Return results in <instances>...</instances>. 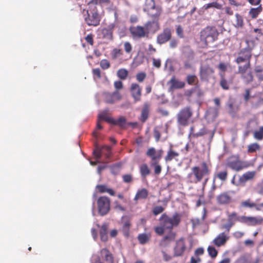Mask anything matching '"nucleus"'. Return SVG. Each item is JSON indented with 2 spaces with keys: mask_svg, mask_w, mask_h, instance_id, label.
Instances as JSON below:
<instances>
[{
  "mask_svg": "<svg viewBox=\"0 0 263 263\" xmlns=\"http://www.w3.org/2000/svg\"><path fill=\"white\" fill-rule=\"evenodd\" d=\"M162 12V8L159 6L146 12L152 20L147 21L143 26L137 25L130 27L129 31L133 38H148L150 34H155L160 29L159 17Z\"/></svg>",
  "mask_w": 263,
  "mask_h": 263,
  "instance_id": "obj_1",
  "label": "nucleus"
},
{
  "mask_svg": "<svg viewBox=\"0 0 263 263\" xmlns=\"http://www.w3.org/2000/svg\"><path fill=\"white\" fill-rule=\"evenodd\" d=\"M192 172L187 175V179L192 183H197L204 180L203 186L207 183L211 173V168L208 163L203 161L200 166H193Z\"/></svg>",
  "mask_w": 263,
  "mask_h": 263,
  "instance_id": "obj_2",
  "label": "nucleus"
},
{
  "mask_svg": "<svg viewBox=\"0 0 263 263\" xmlns=\"http://www.w3.org/2000/svg\"><path fill=\"white\" fill-rule=\"evenodd\" d=\"M252 53L248 48L242 49L238 53L235 62L238 65V73L243 74L251 66Z\"/></svg>",
  "mask_w": 263,
  "mask_h": 263,
  "instance_id": "obj_3",
  "label": "nucleus"
},
{
  "mask_svg": "<svg viewBox=\"0 0 263 263\" xmlns=\"http://www.w3.org/2000/svg\"><path fill=\"white\" fill-rule=\"evenodd\" d=\"M219 35L217 28L214 26H208L200 32V41L203 47H208L218 39Z\"/></svg>",
  "mask_w": 263,
  "mask_h": 263,
  "instance_id": "obj_4",
  "label": "nucleus"
},
{
  "mask_svg": "<svg viewBox=\"0 0 263 263\" xmlns=\"http://www.w3.org/2000/svg\"><path fill=\"white\" fill-rule=\"evenodd\" d=\"M181 215L174 213L172 217H169L166 213L161 215L159 218L160 224L163 226L165 230L171 231L174 227H177L181 221Z\"/></svg>",
  "mask_w": 263,
  "mask_h": 263,
  "instance_id": "obj_5",
  "label": "nucleus"
},
{
  "mask_svg": "<svg viewBox=\"0 0 263 263\" xmlns=\"http://www.w3.org/2000/svg\"><path fill=\"white\" fill-rule=\"evenodd\" d=\"M193 116V110L190 106L181 108L177 114V122L179 126H187L190 123Z\"/></svg>",
  "mask_w": 263,
  "mask_h": 263,
  "instance_id": "obj_6",
  "label": "nucleus"
},
{
  "mask_svg": "<svg viewBox=\"0 0 263 263\" xmlns=\"http://www.w3.org/2000/svg\"><path fill=\"white\" fill-rule=\"evenodd\" d=\"M251 165L250 162L241 161L238 155L229 157L227 161V166L236 172L241 171Z\"/></svg>",
  "mask_w": 263,
  "mask_h": 263,
  "instance_id": "obj_7",
  "label": "nucleus"
},
{
  "mask_svg": "<svg viewBox=\"0 0 263 263\" xmlns=\"http://www.w3.org/2000/svg\"><path fill=\"white\" fill-rule=\"evenodd\" d=\"M99 118L103 120L106 122L111 124L113 125L118 126L120 128H124L127 124L126 119L124 116H120L117 119L109 117L107 115V112L106 111L99 115Z\"/></svg>",
  "mask_w": 263,
  "mask_h": 263,
  "instance_id": "obj_8",
  "label": "nucleus"
},
{
  "mask_svg": "<svg viewBox=\"0 0 263 263\" xmlns=\"http://www.w3.org/2000/svg\"><path fill=\"white\" fill-rule=\"evenodd\" d=\"M211 60L206 59V62ZM215 73V70L211 65L208 62L201 65L199 70V76L201 80L208 81L212 78Z\"/></svg>",
  "mask_w": 263,
  "mask_h": 263,
  "instance_id": "obj_9",
  "label": "nucleus"
},
{
  "mask_svg": "<svg viewBox=\"0 0 263 263\" xmlns=\"http://www.w3.org/2000/svg\"><path fill=\"white\" fill-rule=\"evenodd\" d=\"M98 212L101 216L106 215L110 209V199L106 196L99 197L97 201Z\"/></svg>",
  "mask_w": 263,
  "mask_h": 263,
  "instance_id": "obj_10",
  "label": "nucleus"
},
{
  "mask_svg": "<svg viewBox=\"0 0 263 263\" xmlns=\"http://www.w3.org/2000/svg\"><path fill=\"white\" fill-rule=\"evenodd\" d=\"M96 263H101V261L108 263H113L114 257L111 253L106 248H103L100 251V256L93 255L92 257Z\"/></svg>",
  "mask_w": 263,
  "mask_h": 263,
  "instance_id": "obj_11",
  "label": "nucleus"
},
{
  "mask_svg": "<svg viewBox=\"0 0 263 263\" xmlns=\"http://www.w3.org/2000/svg\"><path fill=\"white\" fill-rule=\"evenodd\" d=\"M84 20L86 23L89 26H97L100 24V17L97 10L93 11H86V15H84Z\"/></svg>",
  "mask_w": 263,
  "mask_h": 263,
  "instance_id": "obj_12",
  "label": "nucleus"
},
{
  "mask_svg": "<svg viewBox=\"0 0 263 263\" xmlns=\"http://www.w3.org/2000/svg\"><path fill=\"white\" fill-rule=\"evenodd\" d=\"M172 36V31L171 28L166 27L163 29L162 32L159 33L156 37V42L158 44L162 45L170 41Z\"/></svg>",
  "mask_w": 263,
  "mask_h": 263,
  "instance_id": "obj_13",
  "label": "nucleus"
},
{
  "mask_svg": "<svg viewBox=\"0 0 263 263\" xmlns=\"http://www.w3.org/2000/svg\"><path fill=\"white\" fill-rule=\"evenodd\" d=\"M243 216H239L236 212H233L228 215V223L223 225L222 228L230 231L231 228L238 221L242 223Z\"/></svg>",
  "mask_w": 263,
  "mask_h": 263,
  "instance_id": "obj_14",
  "label": "nucleus"
},
{
  "mask_svg": "<svg viewBox=\"0 0 263 263\" xmlns=\"http://www.w3.org/2000/svg\"><path fill=\"white\" fill-rule=\"evenodd\" d=\"M103 99L107 104H114L116 102L120 101L122 99V96L120 93L116 90L113 92H105L103 93Z\"/></svg>",
  "mask_w": 263,
  "mask_h": 263,
  "instance_id": "obj_15",
  "label": "nucleus"
},
{
  "mask_svg": "<svg viewBox=\"0 0 263 263\" xmlns=\"http://www.w3.org/2000/svg\"><path fill=\"white\" fill-rule=\"evenodd\" d=\"M230 231L227 230L219 233L213 240V243L218 247L225 245L230 238Z\"/></svg>",
  "mask_w": 263,
  "mask_h": 263,
  "instance_id": "obj_16",
  "label": "nucleus"
},
{
  "mask_svg": "<svg viewBox=\"0 0 263 263\" xmlns=\"http://www.w3.org/2000/svg\"><path fill=\"white\" fill-rule=\"evenodd\" d=\"M256 175L255 171H248L239 176V179L237 181L236 186H244L246 183L253 180Z\"/></svg>",
  "mask_w": 263,
  "mask_h": 263,
  "instance_id": "obj_17",
  "label": "nucleus"
},
{
  "mask_svg": "<svg viewBox=\"0 0 263 263\" xmlns=\"http://www.w3.org/2000/svg\"><path fill=\"white\" fill-rule=\"evenodd\" d=\"M242 223L251 226L260 225L263 224V217L243 216Z\"/></svg>",
  "mask_w": 263,
  "mask_h": 263,
  "instance_id": "obj_18",
  "label": "nucleus"
},
{
  "mask_svg": "<svg viewBox=\"0 0 263 263\" xmlns=\"http://www.w3.org/2000/svg\"><path fill=\"white\" fill-rule=\"evenodd\" d=\"M163 151L162 149L157 151L154 147H151L146 152V156L151 158L152 162H159L161 159Z\"/></svg>",
  "mask_w": 263,
  "mask_h": 263,
  "instance_id": "obj_19",
  "label": "nucleus"
},
{
  "mask_svg": "<svg viewBox=\"0 0 263 263\" xmlns=\"http://www.w3.org/2000/svg\"><path fill=\"white\" fill-rule=\"evenodd\" d=\"M130 91L135 102L140 101L142 95V89L139 84L132 83L131 84Z\"/></svg>",
  "mask_w": 263,
  "mask_h": 263,
  "instance_id": "obj_20",
  "label": "nucleus"
},
{
  "mask_svg": "<svg viewBox=\"0 0 263 263\" xmlns=\"http://www.w3.org/2000/svg\"><path fill=\"white\" fill-rule=\"evenodd\" d=\"M216 201L218 204L226 205L230 204L232 199L229 192H223L216 197Z\"/></svg>",
  "mask_w": 263,
  "mask_h": 263,
  "instance_id": "obj_21",
  "label": "nucleus"
},
{
  "mask_svg": "<svg viewBox=\"0 0 263 263\" xmlns=\"http://www.w3.org/2000/svg\"><path fill=\"white\" fill-rule=\"evenodd\" d=\"M186 249V245L184 239L180 238L177 241L176 246L174 248V255L180 256L183 255Z\"/></svg>",
  "mask_w": 263,
  "mask_h": 263,
  "instance_id": "obj_22",
  "label": "nucleus"
},
{
  "mask_svg": "<svg viewBox=\"0 0 263 263\" xmlns=\"http://www.w3.org/2000/svg\"><path fill=\"white\" fill-rule=\"evenodd\" d=\"M115 27V24H111L107 27L103 28L101 30L102 37L108 40H112L113 38L112 30Z\"/></svg>",
  "mask_w": 263,
  "mask_h": 263,
  "instance_id": "obj_23",
  "label": "nucleus"
},
{
  "mask_svg": "<svg viewBox=\"0 0 263 263\" xmlns=\"http://www.w3.org/2000/svg\"><path fill=\"white\" fill-rule=\"evenodd\" d=\"M103 149H105L107 152V153L106 154V157L108 158L110 156L111 148L109 146H104L101 148L97 147L93 152V155L96 159L99 160L101 158Z\"/></svg>",
  "mask_w": 263,
  "mask_h": 263,
  "instance_id": "obj_24",
  "label": "nucleus"
},
{
  "mask_svg": "<svg viewBox=\"0 0 263 263\" xmlns=\"http://www.w3.org/2000/svg\"><path fill=\"white\" fill-rule=\"evenodd\" d=\"M150 105L148 103H145L141 110V116L139 118L140 120L144 123L149 117Z\"/></svg>",
  "mask_w": 263,
  "mask_h": 263,
  "instance_id": "obj_25",
  "label": "nucleus"
},
{
  "mask_svg": "<svg viewBox=\"0 0 263 263\" xmlns=\"http://www.w3.org/2000/svg\"><path fill=\"white\" fill-rule=\"evenodd\" d=\"M96 188L100 193H107L111 196L115 195V191L113 189L108 187L106 184H98L96 186Z\"/></svg>",
  "mask_w": 263,
  "mask_h": 263,
  "instance_id": "obj_26",
  "label": "nucleus"
},
{
  "mask_svg": "<svg viewBox=\"0 0 263 263\" xmlns=\"http://www.w3.org/2000/svg\"><path fill=\"white\" fill-rule=\"evenodd\" d=\"M169 83L170 84V88L172 90L183 88L185 86V83L184 82L176 80L175 77L171 78Z\"/></svg>",
  "mask_w": 263,
  "mask_h": 263,
  "instance_id": "obj_27",
  "label": "nucleus"
},
{
  "mask_svg": "<svg viewBox=\"0 0 263 263\" xmlns=\"http://www.w3.org/2000/svg\"><path fill=\"white\" fill-rule=\"evenodd\" d=\"M262 10L261 5H259L256 8H251L248 12V15L252 19H255L262 11Z\"/></svg>",
  "mask_w": 263,
  "mask_h": 263,
  "instance_id": "obj_28",
  "label": "nucleus"
},
{
  "mask_svg": "<svg viewBox=\"0 0 263 263\" xmlns=\"http://www.w3.org/2000/svg\"><path fill=\"white\" fill-rule=\"evenodd\" d=\"M179 156V153L175 151L172 147L168 149L167 152V154L164 158L165 162L171 161L173 159H176Z\"/></svg>",
  "mask_w": 263,
  "mask_h": 263,
  "instance_id": "obj_29",
  "label": "nucleus"
},
{
  "mask_svg": "<svg viewBox=\"0 0 263 263\" xmlns=\"http://www.w3.org/2000/svg\"><path fill=\"white\" fill-rule=\"evenodd\" d=\"M251 103L254 106H258L263 104V97L260 93H257L252 96Z\"/></svg>",
  "mask_w": 263,
  "mask_h": 263,
  "instance_id": "obj_30",
  "label": "nucleus"
},
{
  "mask_svg": "<svg viewBox=\"0 0 263 263\" xmlns=\"http://www.w3.org/2000/svg\"><path fill=\"white\" fill-rule=\"evenodd\" d=\"M204 253V249L203 248H197L194 253V256L192 257L191 263H198L201 261L199 256L202 255Z\"/></svg>",
  "mask_w": 263,
  "mask_h": 263,
  "instance_id": "obj_31",
  "label": "nucleus"
},
{
  "mask_svg": "<svg viewBox=\"0 0 263 263\" xmlns=\"http://www.w3.org/2000/svg\"><path fill=\"white\" fill-rule=\"evenodd\" d=\"M148 195V192L147 189H142L140 190H138L135 197H134V200L137 201L139 199H145L147 198Z\"/></svg>",
  "mask_w": 263,
  "mask_h": 263,
  "instance_id": "obj_32",
  "label": "nucleus"
},
{
  "mask_svg": "<svg viewBox=\"0 0 263 263\" xmlns=\"http://www.w3.org/2000/svg\"><path fill=\"white\" fill-rule=\"evenodd\" d=\"M139 171L142 178H146L151 174V170L146 163H143L139 166Z\"/></svg>",
  "mask_w": 263,
  "mask_h": 263,
  "instance_id": "obj_33",
  "label": "nucleus"
},
{
  "mask_svg": "<svg viewBox=\"0 0 263 263\" xmlns=\"http://www.w3.org/2000/svg\"><path fill=\"white\" fill-rule=\"evenodd\" d=\"M157 6L156 5L155 0H145L143 6V11L147 12L157 7Z\"/></svg>",
  "mask_w": 263,
  "mask_h": 263,
  "instance_id": "obj_34",
  "label": "nucleus"
},
{
  "mask_svg": "<svg viewBox=\"0 0 263 263\" xmlns=\"http://www.w3.org/2000/svg\"><path fill=\"white\" fill-rule=\"evenodd\" d=\"M261 149L260 145L256 142L249 144L247 146V152L249 154H252Z\"/></svg>",
  "mask_w": 263,
  "mask_h": 263,
  "instance_id": "obj_35",
  "label": "nucleus"
},
{
  "mask_svg": "<svg viewBox=\"0 0 263 263\" xmlns=\"http://www.w3.org/2000/svg\"><path fill=\"white\" fill-rule=\"evenodd\" d=\"M240 205L242 208H254L255 210H256L257 203L252 201L250 199H248L246 200L242 201L240 203Z\"/></svg>",
  "mask_w": 263,
  "mask_h": 263,
  "instance_id": "obj_36",
  "label": "nucleus"
},
{
  "mask_svg": "<svg viewBox=\"0 0 263 263\" xmlns=\"http://www.w3.org/2000/svg\"><path fill=\"white\" fill-rule=\"evenodd\" d=\"M100 238L103 241H106L108 239L107 236V225L104 223L102 225L100 231Z\"/></svg>",
  "mask_w": 263,
  "mask_h": 263,
  "instance_id": "obj_37",
  "label": "nucleus"
},
{
  "mask_svg": "<svg viewBox=\"0 0 263 263\" xmlns=\"http://www.w3.org/2000/svg\"><path fill=\"white\" fill-rule=\"evenodd\" d=\"M151 238V234L146 233H141L138 235L137 239L139 243L141 245H144L148 242Z\"/></svg>",
  "mask_w": 263,
  "mask_h": 263,
  "instance_id": "obj_38",
  "label": "nucleus"
},
{
  "mask_svg": "<svg viewBox=\"0 0 263 263\" xmlns=\"http://www.w3.org/2000/svg\"><path fill=\"white\" fill-rule=\"evenodd\" d=\"M228 171L224 170L223 171H220L218 172L214 175V179H215L216 178L219 179L222 181H225L228 177Z\"/></svg>",
  "mask_w": 263,
  "mask_h": 263,
  "instance_id": "obj_39",
  "label": "nucleus"
},
{
  "mask_svg": "<svg viewBox=\"0 0 263 263\" xmlns=\"http://www.w3.org/2000/svg\"><path fill=\"white\" fill-rule=\"evenodd\" d=\"M128 74V71L124 68H121L117 71V75L121 80H125Z\"/></svg>",
  "mask_w": 263,
  "mask_h": 263,
  "instance_id": "obj_40",
  "label": "nucleus"
},
{
  "mask_svg": "<svg viewBox=\"0 0 263 263\" xmlns=\"http://www.w3.org/2000/svg\"><path fill=\"white\" fill-rule=\"evenodd\" d=\"M186 82L189 85H195L198 82V79L194 74H189L186 78Z\"/></svg>",
  "mask_w": 263,
  "mask_h": 263,
  "instance_id": "obj_41",
  "label": "nucleus"
},
{
  "mask_svg": "<svg viewBox=\"0 0 263 263\" xmlns=\"http://www.w3.org/2000/svg\"><path fill=\"white\" fill-rule=\"evenodd\" d=\"M253 137L258 140H262L263 139V126L259 127L258 130L254 132Z\"/></svg>",
  "mask_w": 263,
  "mask_h": 263,
  "instance_id": "obj_42",
  "label": "nucleus"
},
{
  "mask_svg": "<svg viewBox=\"0 0 263 263\" xmlns=\"http://www.w3.org/2000/svg\"><path fill=\"white\" fill-rule=\"evenodd\" d=\"M236 24L235 26L236 28H242L243 26V20L242 16L238 13L235 14Z\"/></svg>",
  "mask_w": 263,
  "mask_h": 263,
  "instance_id": "obj_43",
  "label": "nucleus"
},
{
  "mask_svg": "<svg viewBox=\"0 0 263 263\" xmlns=\"http://www.w3.org/2000/svg\"><path fill=\"white\" fill-rule=\"evenodd\" d=\"M131 224L129 220H126L123 223L122 226V231L125 236H128L129 235V231Z\"/></svg>",
  "mask_w": 263,
  "mask_h": 263,
  "instance_id": "obj_44",
  "label": "nucleus"
},
{
  "mask_svg": "<svg viewBox=\"0 0 263 263\" xmlns=\"http://www.w3.org/2000/svg\"><path fill=\"white\" fill-rule=\"evenodd\" d=\"M204 8L205 9H208L210 8H215L217 9H222V5L217 2H213L205 5L204 6Z\"/></svg>",
  "mask_w": 263,
  "mask_h": 263,
  "instance_id": "obj_45",
  "label": "nucleus"
},
{
  "mask_svg": "<svg viewBox=\"0 0 263 263\" xmlns=\"http://www.w3.org/2000/svg\"><path fill=\"white\" fill-rule=\"evenodd\" d=\"M221 80L220 81V85L221 87L224 90H228L229 89V85L226 80V79L224 78V74H220Z\"/></svg>",
  "mask_w": 263,
  "mask_h": 263,
  "instance_id": "obj_46",
  "label": "nucleus"
},
{
  "mask_svg": "<svg viewBox=\"0 0 263 263\" xmlns=\"http://www.w3.org/2000/svg\"><path fill=\"white\" fill-rule=\"evenodd\" d=\"M208 252L209 255L212 258L216 257L218 254L217 251L213 246H209L208 248Z\"/></svg>",
  "mask_w": 263,
  "mask_h": 263,
  "instance_id": "obj_47",
  "label": "nucleus"
},
{
  "mask_svg": "<svg viewBox=\"0 0 263 263\" xmlns=\"http://www.w3.org/2000/svg\"><path fill=\"white\" fill-rule=\"evenodd\" d=\"M159 162H152L151 165L154 167V172L156 175H159L161 172L162 167L159 164Z\"/></svg>",
  "mask_w": 263,
  "mask_h": 263,
  "instance_id": "obj_48",
  "label": "nucleus"
},
{
  "mask_svg": "<svg viewBox=\"0 0 263 263\" xmlns=\"http://www.w3.org/2000/svg\"><path fill=\"white\" fill-rule=\"evenodd\" d=\"M207 133L205 128H203L200 130V131L197 133H191L190 134V137L193 138H197L198 137L202 136Z\"/></svg>",
  "mask_w": 263,
  "mask_h": 263,
  "instance_id": "obj_49",
  "label": "nucleus"
},
{
  "mask_svg": "<svg viewBox=\"0 0 263 263\" xmlns=\"http://www.w3.org/2000/svg\"><path fill=\"white\" fill-rule=\"evenodd\" d=\"M255 190L258 194L263 196V179L256 184Z\"/></svg>",
  "mask_w": 263,
  "mask_h": 263,
  "instance_id": "obj_50",
  "label": "nucleus"
},
{
  "mask_svg": "<svg viewBox=\"0 0 263 263\" xmlns=\"http://www.w3.org/2000/svg\"><path fill=\"white\" fill-rule=\"evenodd\" d=\"M241 74L243 79L245 80L247 83H250L253 80V76L251 72H250L246 74Z\"/></svg>",
  "mask_w": 263,
  "mask_h": 263,
  "instance_id": "obj_51",
  "label": "nucleus"
},
{
  "mask_svg": "<svg viewBox=\"0 0 263 263\" xmlns=\"http://www.w3.org/2000/svg\"><path fill=\"white\" fill-rule=\"evenodd\" d=\"M164 210V208L162 206H156L154 207L153 209V213L155 216H156L161 213H162Z\"/></svg>",
  "mask_w": 263,
  "mask_h": 263,
  "instance_id": "obj_52",
  "label": "nucleus"
},
{
  "mask_svg": "<svg viewBox=\"0 0 263 263\" xmlns=\"http://www.w3.org/2000/svg\"><path fill=\"white\" fill-rule=\"evenodd\" d=\"M100 66L103 69H107L110 67V64L107 60L103 59L100 62Z\"/></svg>",
  "mask_w": 263,
  "mask_h": 263,
  "instance_id": "obj_53",
  "label": "nucleus"
},
{
  "mask_svg": "<svg viewBox=\"0 0 263 263\" xmlns=\"http://www.w3.org/2000/svg\"><path fill=\"white\" fill-rule=\"evenodd\" d=\"M243 99L246 103H248L250 99H252V96L250 94V89H246L245 91V93L243 95Z\"/></svg>",
  "mask_w": 263,
  "mask_h": 263,
  "instance_id": "obj_54",
  "label": "nucleus"
},
{
  "mask_svg": "<svg viewBox=\"0 0 263 263\" xmlns=\"http://www.w3.org/2000/svg\"><path fill=\"white\" fill-rule=\"evenodd\" d=\"M115 206L114 208L115 210L121 211L124 212L126 210V208L122 206L118 201H115L114 202Z\"/></svg>",
  "mask_w": 263,
  "mask_h": 263,
  "instance_id": "obj_55",
  "label": "nucleus"
},
{
  "mask_svg": "<svg viewBox=\"0 0 263 263\" xmlns=\"http://www.w3.org/2000/svg\"><path fill=\"white\" fill-rule=\"evenodd\" d=\"M146 74L145 72H141L136 74V79L139 82H142L146 78Z\"/></svg>",
  "mask_w": 263,
  "mask_h": 263,
  "instance_id": "obj_56",
  "label": "nucleus"
},
{
  "mask_svg": "<svg viewBox=\"0 0 263 263\" xmlns=\"http://www.w3.org/2000/svg\"><path fill=\"white\" fill-rule=\"evenodd\" d=\"M122 54L120 49L115 48L112 52V57L113 59H116Z\"/></svg>",
  "mask_w": 263,
  "mask_h": 263,
  "instance_id": "obj_57",
  "label": "nucleus"
},
{
  "mask_svg": "<svg viewBox=\"0 0 263 263\" xmlns=\"http://www.w3.org/2000/svg\"><path fill=\"white\" fill-rule=\"evenodd\" d=\"M122 179L124 182L130 183L133 181V176L131 174H125L122 176Z\"/></svg>",
  "mask_w": 263,
  "mask_h": 263,
  "instance_id": "obj_58",
  "label": "nucleus"
},
{
  "mask_svg": "<svg viewBox=\"0 0 263 263\" xmlns=\"http://www.w3.org/2000/svg\"><path fill=\"white\" fill-rule=\"evenodd\" d=\"M164 230L165 229L161 224L155 228V232L159 235H162L164 233Z\"/></svg>",
  "mask_w": 263,
  "mask_h": 263,
  "instance_id": "obj_59",
  "label": "nucleus"
},
{
  "mask_svg": "<svg viewBox=\"0 0 263 263\" xmlns=\"http://www.w3.org/2000/svg\"><path fill=\"white\" fill-rule=\"evenodd\" d=\"M124 48L127 53H129L132 50V46L131 44L128 42L124 43Z\"/></svg>",
  "mask_w": 263,
  "mask_h": 263,
  "instance_id": "obj_60",
  "label": "nucleus"
},
{
  "mask_svg": "<svg viewBox=\"0 0 263 263\" xmlns=\"http://www.w3.org/2000/svg\"><path fill=\"white\" fill-rule=\"evenodd\" d=\"M154 136L156 142H158L160 140L161 134L160 132L158 130L157 127H156L154 129Z\"/></svg>",
  "mask_w": 263,
  "mask_h": 263,
  "instance_id": "obj_61",
  "label": "nucleus"
},
{
  "mask_svg": "<svg viewBox=\"0 0 263 263\" xmlns=\"http://www.w3.org/2000/svg\"><path fill=\"white\" fill-rule=\"evenodd\" d=\"M234 103L231 100H230L227 103V105L228 106L229 111L230 113H233L234 112Z\"/></svg>",
  "mask_w": 263,
  "mask_h": 263,
  "instance_id": "obj_62",
  "label": "nucleus"
},
{
  "mask_svg": "<svg viewBox=\"0 0 263 263\" xmlns=\"http://www.w3.org/2000/svg\"><path fill=\"white\" fill-rule=\"evenodd\" d=\"M153 65L154 67L159 68L161 65V62L160 59H153Z\"/></svg>",
  "mask_w": 263,
  "mask_h": 263,
  "instance_id": "obj_63",
  "label": "nucleus"
},
{
  "mask_svg": "<svg viewBox=\"0 0 263 263\" xmlns=\"http://www.w3.org/2000/svg\"><path fill=\"white\" fill-rule=\"evenodd\" d=\"M255 71L258 79L261 81H263V70L261 69L256 68Z\"/></svg>",
  "mask_w": 263,
  "mask_h": 263,
  "instance_id": "obj_64",
  "label": "nucleus"
}]
</instances>
